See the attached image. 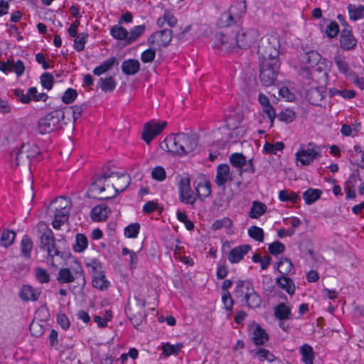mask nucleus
Here are the masks:
<instances>
[{
  "label": "nucleus",
  "mask_w": 364,
  "mask_h": 364,
  "mask_svg": "<svg viewBox=\"0 0 364 364\" xmlns=\"http://www.w3.org/2000/svg\"><path fill=\"white\" fill-rule=\"evenodd\" d=\"M269 340V336L264 328L257 326L252 332V341L257 346H262Z\"/></svg>",
  "instance_id": "nucleus-31"
},
{
  "label": "nucleus",
  "mask_w": 364,
  "mask_h": 364,
  "mask_svg": "<svg viewBox=\"0 0 364 364\" xmlns=\"http://www.w3.org/2000/svg\"><path fill=\"white\" fill-rule=\"evenodd\" d=\"M231 165L237 168H242L246 164V157L242 153H233L229 157Z\"/></svg>",
  "instance_id": "nucleus-43"
},
{
  "label": "nucleus",
  "mask_w": 364,
  "mask_h": 364,
  "mask_svg": "<svg viewBox=\"0 0 364 364\" xmlns=\"http://www.w3.org/2000/svg\"><path fill=\"white\" fill-rule=\"evenodd\" d=\"M92 286L101 291L107 289L109 286V281L106 279L103 271L92 276Z\"/></svg>",
  "instance_id": "nucleus-32"
},
{
  "label": "nucleus",
  "mask_w": 364,
  "mask_h": 364,
  "mask_svg": "<svg viewBox=\"0 0 364 364\" xmlns=\"http://www.w3.org/2000/svg\"><path fill=\"white\" fill-rule=\"evenodd\" d=\"M167 123L165 121L156 122L151 120L146 122L143 129L141 138L146 143L150 144L154 138L159 135L166 127Z\"/></svg>",
  "instance_id": "nucleus-11"
},
{
  "label": "nucleus",
  "mask_w": 364,
  "mask_h": 364,
  "mask_svg": "<svg viewBox=\"0 0 364 364\" xmlns=\"http://www.w3.org/2000/svg\"><path fill=\"white\" fill-rule=\"evenodd\" d=\"M306 97L309 102L314 105H318L323 99L320 90L317 88H311L307 91Z\"/></svg>",
  "instance_id": "nucleus-45"
},
{
  "label": "nucleus",
  "mask_w": 364,
  "mask_h": 364,
  "mask_svg": "<svg viewBox=\"0 0 364 364\" xmlns=\"http://www.w3.org/2000/svg\"><path fill=\"white\" fill-rule=\"evenodd\" d=\"M151 177L158 181H164L166 178L165 169L162 166H156L151 171Z\"/></svg>",
  "instance_id": "nucleus-63"
},
{
  "label": "nucleus",
  "mask_w": 364,
  "mask_h": 364,
  "mask_svg": "<svg viewBox=\"0 0 364 364\" xmlns=\"http://www.w3.org/2000/svg\"><path fill=\"white\" fill-rule=\"evenodd\" d=\"M33 147L35 153H39L38 147L35 144H23L20 148H16L11 151V158H15L16 165H19L21 162L25 161V160H31V155H28V149Z\"/></svg>",
  "instance_id": "nucleus-18"
},
{
  "label": "nucleus",
  "mask_w": 364,
  "mask_h": 364,
  "mask_svg": "<svg viewBox=\"0 0 364 364\" xmlns=\"http://www.w3.org/2000/svg\"><path fill=\"white\" fill-rule=\"evenodd\" d=\"M322 194L319 189L309 188L303 193V198L307 205H311L318 200Z\"/></svg>",
  "instance_id": "nucleus-38"
},
{
  "label": "nucleus",
  "mask_w": 364,
  "mask_h": 364,
  "mask_svg": "<svg viewBox=\"0 0 364 364\" xmlns=\"http://www.w3.org/2000/svg\"><path fill=\"white\" fill-rule=\"evenodd\" d=\"M16 232L10 230H4L0 237V243L4 247L11 246L15 240Z\"/></svg>",
  "instance_id": "nucleus-42"
},
{
  "label": "nucleus",
  "mask_w": 364,
  "mask_h": 364,
  "mask_svg": "<svg viewBox=\"0 0 364 364\" xmlns=\"http://www.w3.org/2000/svg\"><path fill=\"white\" fill-rule=\"evenodd\" d=\"M304 364H314V352L313 348L309 344H304L299 348Z\"/></svg>",
  "instance_id": "nucleus-34"
},
{
  "label": "nucleus",
  "mask_w": 364,
  "mask_h": 364,
  "mask_svg": "<svg viewBox=\"0 0 364 364\" xmlns=\"http://www.w3.org/2000/svg\"><path fill=\"white\" fill-rule=\"evenodd\" d=\"M269 252L273 255H277L285 250V246L279 241L270 243L268 247Z\"/></svg>",
  "instance_id": "nucleus-60"
},
{
  "label": "nucleus",
  "mask_w": 364,
  "mask_h": 364,
  "mask_svg": "<svg viewBox=\"0 0 364 364\" xmlns=\"http://www.w3.org/2000/svg\"><path fill=\"white\" fill-rule=\"evenodd\" d=\"M122 254L123 255H129V262L130 264L131 269H134L136 267L137 261H138V257L135 252L129 250L127 247H124L122 251Z\"/></svg>",
  "instance_id": "nucleus-58"
},
{
  "label": "nucleus",
  "mask_w": 364,
  "mask_h": 364,
  "mask_svg": "<svg viewBox=\"0 0 364 364\" xmlns=\"http://www.w3.org/2000/svg\"><path fill=\"white\" fill-rule=\"evenodd\" d=\"M251 250L250 245H241L232 249L228 254V260L232 264L240 262Z\"/></svg>",
  "instance_id": "nucleus-20"
},
{
  "label": "nucleus",
  "mask_w": 364,
  "mask_h": 364,
  "mask_svg": "<svg viewBox=\"0 0 364 364\" xmlns=\"http://www.w3.org/2000/svg\"><path fill=\"white\" fill-rule=\"evenodd\" d=\"M340 48L346 51L353 50L357 46V40L353 34L352 28L346 24L341 31L340 34Z\"/></svg>",
  "instance_id": "nucleus-15"
},
{
  "label": "nucleus",
  "mask_w": 364,
  "mask_h": 364,
  "mask_svg": "<svg viewBox=\"0 0 364 364\" xmlns=\"http://www.w3.org/2000/svg\"><path fill=\"white\" fill-rule=\"evenodd\" d=\"M88 36L89 35L87 33H79L78 36H76L75 39L74 40L73 47L75 50H76L78 52L83 50Z\"/></svg>",
  "instance_id": "nucleus-53"
},
{
  "label": "nucleus",
  "mask_w": 364,
  "mask_h": 364,
  "mask_svg": "<svg viewBox=\"0 0 364 364\" xmlns=\"http://www.w3.org/2000/svg\"><path fill=\"white\" fill-rule=\"evenodd\" d=\"M255 356L258 358L259 361L267 360L272 362L274 360L275 357L269 350L266 348H258L254 350Z\"/></svg>",
  "instance_id": "nucleus-49"
},
{
  "label": "nucleus",
  "mask_w": 364,
  "mask_h": 364,
  "mask_svg": "<svg viewBox=\"0 0 364 364\" xmlns=\"http://www.w3.org/2000/svg\"><path fill=\"white\" fill-rule=\"evenodd\" d=\"M274 314L279 321L289 320L292 317L291 309L284 303H280L274 308Z\"/></svg>",
  "instance_id": "nucleus-28"
},
{
  "label": "nucleus",
  "mask_w": 364,
  "mask_h": 364,
  "mask_svg": "<svg viewBox=\"0 0 364 364\" xmlns=\"http://www.w3.org/2000/svg\"><path fill=\"white\" fill-rule=\"evenodd\" d=\"M301 61L308 64L309 66L314 67L321 60V55L316 50H310L306 51L301 56Z\"/></svg>",
  "instance_id": "nucleus-33"
},
{
  "label": "nucleus",
  "mask_w": 364,
  "mask_h": 364,
  "mask_svg": "<svg viewBox=\"0 0 364 364\" xmlns=\"http://www.w3.org/2000/svg\"><path fill=\"white\" fill-rule=\"evenodd\" d=\"M257 53L260 56L261 61H272L273 59H278L279 41L274 37L261 38L257 47Z\"/></svg>",
  "instance_id": "nucleus-4"
},
{
  "label": "nucleus",
  "mask_w": 364,
  "mask_h": 364,
  "mask_svg": "<svg viewBox=\"0 0 364 364\" xmlns=\"http://www.w3.org/2000/svg\"><path fill=\"white\" fill-rule=\"evenodd\" d=\"M111 213L110 208L105 205L100 204L95 206L91 210V218L95 221H105Z\"/></svg>",
  "instance_id": "nucleus-22"
},
{
  "label": "nucleus",
  "mask_w": 364,
  "mask_h": 364,
  "mask_svg": "<svg viewBox=\"0 0 364 364\" xmlns=\"http://www.w3.org/2000/svg\"><path fill=\"white\" fill-rule=\"evenodd\" d=\"M37 231L40 240L39 248L47 252L48 261L50 262L52 265H54V257L59 255L62 257V253L55 244L53 232L43 222L38 223Z\"/></svg>",
  "instance_id": "nucleus-1"
},
{
  "label": "nucleus",
  "mask_w": 364,
  "mask_h": 364,
  "mask_svg": "<svg viewBox=\"0 0 364 364\" xmlns=\"http://www.w3.org/2000/svg\"><path fill=\"white\" fill-rule=\"evenodd\" d=\"M64 119V112L57 109L41 117L38 122L37 129L41 134H48L60 128V123Z\"/></svg>",
  "instance_id": "nucleus-3"
},
{
  "label": "nucleus",
  "mask_w": 364,
  "mask_h": 364,
  "mask_svg": "<svg viewBox=\"0 0 364 364\" xmlns=\"http://www.w3.org/2000/svg\"><path fill=\"white\" fill-rule=\"evenodd\" d=\"M125 311L131 323L135 328L141 324L146 316L145 313L136 311L135 309H132V306H127Z\"/></svg>",
  "instance_id": "nucleus-29"
},
{
  "label": "nucleus",
  "mask_w": 364,
  "mask_h": 364,
  "mask_svg": "<svg viewBox=\"0 0 364 364\" xmlns=\"http://www.w3.org/2000/svg\"><path fill=\"white\" fill-rule=\"evenodd\" d=\"M196 189L197 192L196 198L203 201L211 194V183L207 180L200 181L198 183Z\"/></svg>",
  "instance_id": "nucleus-27"
},
{
  "label": "nucleus",
  "mask_w": 364,
  "mask_h": 364,
  "mask_svg": "<svg viewBox=\"0 0 364 364\" xmlns=\"http://www.w3.org/2000/svg\"><path fill=\"white\" fill-rule=\"evenodd\" d=\"M156 49L150 48L144 50L141 55V60L143 63H151L156 57Z\"/></svg>",
  "instance_id": "nucleus-62"
},
{
  "label": "nucleus",
  "mask_w": 364,
  "mask_h": 364,
  "mask_svg": "<svg viewBox=\"0 0 364 364\" xmlns=\"http://www.w3.org/2000/svg\"><path fill=\"white\" fill-rule=\"evenodd\" d=\"M222 302L224 305L225 311L228 313V314H230L232 311L234 300L230 291H227L222 294Z\"/></svg>",
  "instance_id": "nucleus-56"
},
{
  "label": "nucleus",
  "mask_w": 364,
  "mask_h": 364,
  "mask_svg": "<svg viewBox=\"0 0 364 364\" xmlns=\"http://www.w3.org/2000/svg\"><path fill=\"white\" fill-rule=\"evenodd\" d=\"M103 177L108 179L110 178L115 179L113 181L111 186L107 184V189L110 192V194L112 193V190H114V193L112 195L113 197L118 193L122 192L130 183L129 176L124 173L119 174L116 172H104Z\"/></svg>",
  "instance_id": "nucleus-8"
},
{
  "label": "nucleus",
  "mask_w": 364,
  "mask_h": 364,
  "mask_svg": "<svg viewBox=\"0 0 364 364\" xmlns=\"http://www.w3.org/2000/svg\"><path fill=\"white\" fill-rule=\"evenodd\" d=\"M279 199L282 202L289 201L292 203H296L300 198L293 191H288L287 190H282L279 192Z\"/></svg>",
  "instance_id": "nucleus-44"
},
{
  "label": "nucleus",
  "mask_w": 364,
  "mask_h": 364,
  "mask_svg": "<svg viewBox=\"0 0 364 364\" xmlns=\"http://www.w3.org/2000/svg\"><path fill=\"white\" fill-rule=\"evenodd\" d=\"M88 245V241L85 235L77 233L75 236V244L73 246V249L77 252H83Z\"/></svg>",
  "instance_id": "nucleus-46"
},
{
  "label": "nucleus",
  "mask_w": 364,
  "mask_h": 364,
  "mask_svg": "<svg viewBox=\"0 0 364 364\" xmlns=\"http://www.w3.org/2000/svg\"><path fill=\"white\" fill-rule=\"evenodd\" d=\"M321 149L320 146L314 142H309L307 146H301L295 154L296 165L309 166L314 160L320 158Z\"/></svg>",
  "instance_id": "nucleus-5"
},
{
  "label": "nucleus",
  "mask_w": 364,
  "mask_h": 364,
  "mask_svg": "<svg viewBox=\"0 0 364 364\" xmlns=\"http://www.w3.org/2000/svg\"><path fill=\"white\" fill-rule=\"evenodd\" d=\"M110 34L114 38L119 41L124 40L127 43L129 32L125 28L114 25L110 29Z\"/></svg>",
  "instance_id": "nucleus-40"
},
{
  "label": "nucleus",
  "mask_w": 364,
  "mask_h": 364,
  "mask_svg": "<svg viewBox=\"0 0 364 364\" xmlns=\"http://www.w3.org/2000/svg\"><path fill=\"white\" fill-rule=\"evenodd\" d=\"M246 11L245 4L242 1L236 2L232 5L228 11L223 12L218 21L220 27H228L237 22L242 14Z\"/></svg>",
  "instance_id": "nucleus-7"
},
{
  "label": "nucleus",
  "mask_w": 364,
  "mask_h": 364,
  "mask_svg": "<svg viewBox=\"0 0 364 364\" xmlns=\"http://www.w3.org/2000/svg\"><path fill=\"white\" fill-rule=\"evenodd\" d=\"M36 279L40 283H48L50 282V275L48 272L41 267H36L34 269Z\"/></svg>",
  "instance_id": "nucleus-57"
},
{
  "label": "nucleus",
  "mask_w": 364,
  "mask_h": 364,
  "mask_svg": "<svg viewBox=\"0 0 364 364\" xmlns=\"http://www.w3.org/2000/svg\"><path fill=\"white\" fill-rule=\"evenodd\" d=\"M117 63V59L115 57H111L108 58L107 60L104 61L102 63H101L100 65L97 66L93 70V73L95 75L100 76L104 73H105L107 71H108L109 69L112 68V67Z\"/></svg>",
  "instance_id": "nucleus-37"
},
{
  "label": "nucleus",
  "mask_w": 364,
  "mask_h": 364,
  "mask_svg": "<svg viewBox=\"0 0 364 364\" xmlns=\"http://www.w3.org/2000/svg\"><path fill=\"white\" fill-rule=\"evenodd\" d=\"M67 208L68 210H70V201L67 198L61 196L51 201L48 211H53V210H65Z\"/></svg>",
  "instance_id": "nucleus-30"
},
{
  "label": "nucleus",
  "mask_w": 364,
  "mask_h": 364,
  "mask_svg": "<svg viewBox=\"0 0 364 364\" xmlns=\"http://www.w3.org/2000/svg\"><path fill=\"white\" fill-rule=\"evenodd\" d=\"M258 31L252 28L244 31L241 29L237 32L235 41L240 48L246 49L250 48L257 39Z\"/></svg>",
  "instance_id": "nucleus-12"
},
{
  "label": "nucleus",
  "mask_w": 364,
  "mask_h": 364,
  "mask_svg": "<svg viewBox=\"0 0 364 364\" xmlns=\"http://www.w3.org/2000/svg\"><path fill=\"white\" fill-rule=\"evenodd\" d=\"M108 178L103 177V174L93 182L89 187L87 196L90 198H98L100 200H107L113 197L112 195L102 194L106 190L108 191L107 187H105V182Z\"/></svg>",
  "instance_id": "nucleus-14"
},
{
  "label": "nucleus",
  "mask_w": 364,
  "mask_h": 364,
  "mask_svg": "<svg viewBox=\"0 0 364 364\" xmlns=\"http://www.w3.org/2000/svg\"><path fill=\"white\" fill-rule=\"evenodd\" d=\"M248 235L256 241L263 242L264 240V231L261 228L257 226H251L248 229Z\"/></svg>",
  "instance_id": "nucleus-54"
},
{
  "label": "nucleus",
  "mask_w": 364,
  "mask_h": 364,
  "mask_svg": "<svg viewBox=\"0 0 364 364\" xmlns=\"http://www.w3.org/2000/svg\"><path fill=\"white\" fill-rule=\"evenodd\" d=\"M277 118L281 122L290 123L295 119L296 114L292 109H285L278 114Z\"/></svg>",
  "instance_id": "nucleus-51"
},
{
  "label": "nucleus",
  "mask_w": 364,
  "mask_h": 364,
  "mask_svg": "<svg viewBox=\"0 0 364 364\" xmlns=\"http://www.w3.org/2000/svg\"><path fill=\"white\" fill-rule=\"evenodd\" d=\"M86 267L88 271L92 274V276L102 271V264L97 259H92L90 262H87Z\"/></svg>",
  "instance_id": "nucleus-61"
},
{
  "label": "nucleus",
  "mask_w": 364,
  "mask_h": 364,
  "mask_svg": "<svg viewBox=\"0 0 364 364\" xmlns=\"http://www.w3.org/2000/svg\"><path fill=\"white\" fill-rule=\"evenodd\" d=\"M180 136L181 133L168 136L161 143V148L168 152L181 156V146L178 141Z\"/></svg>",
  "instance_id": "nucleus-19"
},
{
  "label": "nucleus",
  "mask_w": 364,
  "mask_h": 364,
  "mask_svg": "<svg viewBox=\"0 0 364 364\" xmlns=\"http://www.w3.org/2000/svg\"><path fill=\"white\" fill-rule=\"evenodd\" d=\"M233 181L232 173L228 164H221L217 167L215 183L218 186H225L228 182Z\"/></svg>",
  "instance_id": "nucleus-17"
},
{
  "label": "nucleus",
  "mask_w": 364,
  "mask_h": 364,
  "mask_svg": "<svg viewBox=\"0 0 364 364\" xmlns=\"http://www.w3.org/2000/svg\"><path fill=\"white\" fill-rule=\"evenodd\" d=\"M49 214H53L54 217V220H53L52 225L53 228L60 229V226L68 221L69 218L70 210H68V208L65 210H53V211H48Z\"/></svg>",
  "instance_id": "nucleus-23"
},
{
  "label": "nucleus",
  "mask_w": 364,
  "mask_h": 364,
  "mask_svg": "<svg viewBox=\"0 0 364 364\" xmlns=\"http://www.w3.org/2000/svg\"><path fill=\"white\" fill-rule=\"evenodd\" d=\"M181 146V156L188 154L193 151L198 146V139L193 136L185 133H181L178 139Z\"/></svg>",
  "instance_id": "nucleus-16"
},
{
  "label": "nucleus",
  "mask_w": 364,
  "mask_h": 364,
  "mask_svg": "<svg viewBox=\"0 0 364 364\" xmlns=\"http://www.w3.org/2000/svg\"><path fill=\"white\" fill-rule=\"evenodd\" d=\"M277 285L284 289L289 295H293L295 292V284L294 281L287 277L280 276L276 279Z\"/></svg>",
  "instance_id": "nucleus-25"
},
{
  "label": "nucleus",
  "mask_w": 364,
  "mask_h": 364,
  "mask_svg": "<svg viewBox=\"0 0 364 364\" xmlns=\"http://www.w3.org/2000/svg\"><path fill=\"white\" fill-rule=\"evenodd\" d=\"M279 66V59H273L272 61L264 60L260 62L259 77L264 85L269 86L274 82Z\"/></svg>",
  "instance_id": "nucleus-6"
},
{
  "label": "nucleus",
  "mask_w": 364,
  "mask_h": 364,
  "mask_svg": "<svg viewBox=\"0 0 364 364\" xmlns=\"http://www.w3.org/2000/svg\"><path fill=\"white\" fill-rule=\"evenodd\" d=\"M330 93L332 96H341L345 99H352L355 97V92L352 90H338L336 88L330 89Z\"/></svg>",
  "instance_id": "nucleus-55"
},
{
  "label": "nucleus",
  "mask_w": 364,
  "mask_h": 364,
  "mask_svg": "<svg viewBox=\"0 0 364 364\" xmlns=\"http://www.w3.org/2000/svg\"><path fill=\"white\" fill-rule=\"evenodd\" d=\"M116 82L112 77L106 78L101 77L100 80V87L105 92H109L114 90L116 87Z\"/></svg>",
  "instance_id": "nucleus-47"
},
{
  "label": "nucleus",
  "mask_w": 364,
  "mask_h": 364,
  "mask_svg": "<svg viewBox=\"0 0 364 364\" xmlns=\"http://www.w3.org/2000/svg\"><path fill=\"white\" fill-rule=\"evenodd\" d=\"M77 279H82L83 284L85 283L82 267L78 262L75 263L72 270L69 268L60 269L57 277V280L60 284L71 283Z\"/></svg>",
  "instance_id": "nucleus-9"
},
{
  "label": "nucleus",
  "mask_w": 364,
  "mask_h": 364,
  "mask_svg": "<svg viewBox=\"0 0 364 364\" xmlns=\"http://www.w3.org/2000/svg\"><path fill=\"white\" fill-rule=\"evenodd\" d=\"M145 29L146 26L144 25L136 26L130 29L128 34L127 44H131L134 42L141 35H142Z\"/></svg>",
  "instance_id": "nucleus-48"
},
{
  "label": "nucleus",
  "mask_w": 364,
  "mask_h": 364,
  "mask_svg": "<svg viewBox=\"0 0 364 364\" xmlns=\"http://www.w3.org/2000/svg\"><path fill=\"white\" fill-rule=\"evenodd\" d=\"M349 17L352 21H358L364 18V6L349 4L348 6Z\"/></svg>",
  "instance_id": "nucleus-35"
},
{
  "label": "nucleus",
  "mask_w": 364,
  "mask_h": 364,
  "mask_svg": "<svg viewBox=\"0 0 364 364\" xmlns=\"http://www.w3.org/2000/svg\"><path fill=\"white\" fill-rule=\"evenodd\" d=\"M234 294L236 298L244 301L249 308H258L261 306L262 299L255 291L252 282L249 280H237Z\"/></svg>",
  "instance_id": "nucleus-2"
},
{
  "label": "nucleus",
  "mask_w": 364,
  "mask_h": 364,
  "mask_svg": "<svg viewBox=\"0 0 364 364\" xmlns=\"http://www.w3.org/2000/svg\"><path fill=\"white\" fill-rule=\"evenodd\" d=\"M140 63L136 59L125 60L122 64V70L124 75H133L139 72Z\"/></svg>",
  "instance_id": "nucleus-26"
},
{
  "label": "nucleus",
  "mask_w": 364,
  "mask_h": 364,
  "mask_svg": "<svg viewBox=\"0 0 364 364\" xmlns=\"http://www.w3.org/2000/svg\"><path fill=\"white\" fill-rule=\"evenodd\" d=\"M179 200L184 204L194 206L196 196L191 188V180L188 177L181 178L178 183Z\"/></svg>",
  "instance_id": "nucleus-10"
},
{
  "label": "nucleus",
  "mask_w": 364,
  "mask_h": 364,
  "mask_svg": "<svg viewBox=\"0 0 364 364\" xmlns=\"http://www.w3.org/2000/svg\"><path fill=\"white\" fill-rule=\"evenodd\" d=\"M267 208L265 204L255 200L252 202L249 212V217L251 218H258L267 211Z\"/></svg>",
  "instance_id": "nucleus-36"
},
{
  "label": "nucleus",
  "mask_w": 364,
  "mask_h": 364,
  "mask_svg": "<svg viewBox=\"0 0 364 364\" xmlns=\"http://www.w3.org/2000/svg\"><path fill=\"white\" fill-rule=\"evenodd\" d=\"M173 35L172 30L164 29L152 33L147 39V44L149 46H157L159 48L166 47L171 41Z\"/></svg>",
  "instance_id": "nucleus-13"
},
{
  "label": "nucleus",
  "mask_w": 364,
  "mask_h": 364,
  "mask_svg": "<svg viewBox=\"0 0 364 364\" xmlns=\"http://www.w3.org/2000/svg\"><path fill=\"white\" fill-rule=\"evenodd\" d=\"M140 229V225L138 223H132L127 225L124 230L125 237L128 238H135L137 237Z\"/></svg>",
  "instance_id": "nucleus-52"
},
{
  "label": "nucleus",
  "mask_w": 364,
  "mask_h": 364,
  "mask_svg": "<svg viewBox=\"0 0 364 364\" xmlns=\"http://www.w3.org/2000/svg\"><path fill=\"white\" fill-rule=\"evenodd\" d=\"M333 60L336 65L338 71L344 75L346 77H350L351 73H353L350 70V65L346 59V57L343 54H338L334 55Z\"/></svg>",
  "instance_id": "nucleus-21"
},
{
  "label": "nucleus",
  "mask_w": 364,
  "mask_h": 364,
  "mask_svg": "<svg viewBox=\"0 0 364 364\" xmlns=\"http://www.w3.org/2000/svg\"><path fill=\"white\" fill-rule=\"evenodd\" d=\"M53 76L48 73H45L41 76V85L47 90H50L53 87Z\"/></svg>",
  "instance_id": "nucleus-64"
},
{
  "label": "nucleus",
  "mask_w": 364,
  "mask_h": 364,
  "mask_svg": "<svg viewBox=\"0 0 364 364\" xmlns=\"http://www.w3.org/2000/svg\"><path fill=\"white\" fill-rule=\"evenodd\" d=\"M182 343H176L171 345L169 343H166L163 346V353L165 356H170L171 355H177L183 347Z\"/></svg>",
  "instance_id": "nucleus-50"
},
{
  "label": "nucleus",
  "mask_w": 364,
  "mask_h": 364,
  "mask_svg": "<svg viewBox=\"0 0 364 364\" xmlns=\"http://www.w3.org/2000/svg\"><path fill=\"white\" fill-rule=\"evenodd\" d=\"M33 247V244L31 239L28 235H24L21 242V253L22 256L29 259Z\"/></svg>",
  "instance_id": "nucleus-39"
},
{
  "label": "nucleus",
  "mask_w": 364,
  "mask_h": 364,
  "mask_svg": "<svg viewBox=\"0 0 364 364\" xmlns=\"http://www.w3.org/2000/svg\"><path fill=\"white\" fill-rule=\"evenodd\" d=\"M40 291L30 285H23L19 292V297L24 301H36L40 296Z\"/></svg>",
  "instance_id": "nucleus-24"
},
{
  "label": "nucleus",
  "mask_w": 364,
  "mask_h": 364,
  "mask_svg": "<svg viewBox=\"0 0 364 364\" xmlns=\"http://www.w3.org/2000/svg\"><path fill=\"white\" fill-rule=\"evenodd\" d=\"M77 92L76 90L68 88L62 96V101L65 104H70L77 98Z\"/></svg>",
  "instance_id": "nucleus-59"
},
{
  "label": "nucleus",
  "mask_w": 364,
  "mask_h": 364,
  "mask_svg": "<svg viewBox=\"0 0 364 364\" xmlns=\"http://www.w3.org/2000/svg\"><path fill=\"white\" fill-rule=\"evenodd\" d=\"M277 269L281 276H287L293 269V264L289 259L282 257L277 263Z\"/></svg>",
  "instance_id": "nucleus-41"
}]
</instances>
